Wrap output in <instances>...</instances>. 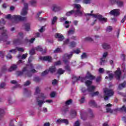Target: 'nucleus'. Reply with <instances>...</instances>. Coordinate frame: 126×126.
Returning a JSON list of instances; mask_svg holds the SVG:
<instances>
[{"label": "nucleus", "instance_id": "obj_1", "mask_svg": "<svg viewBox=\"0 0 126 126\" xmlns=\"http://www.w3.org/2000/svg\"><path fill=\"white\" fill-rule=\"evenodd\" d=\"M73 53L72 52H70V54H68L67 53H65L64 54L63 56V62L66 65L65 66V69L67 71H70V66L68 65L69 64V60L72 58Z\"/></svg>", "mask_w": 126, "mask_h": 126}, {"label": "nucleus", "instance_id": "obj_2", "mask_svg": "<svg viewBox=\"0 0 126 126\" xmlns=\"http://www.w3.org/2000/svg\"><path fill=\"white\" fill-rule=\"evenodd\" d=\"M5 18H6V19H13L15 21H25L27 18L26 17H21L19 15L11 16V14H8L6 15Z\"/></svg>", "mask_w": 126, "mask_h": 126}, {"label": "nucleus", "instance_id": "obj_3", "mask_svg": "<svg viewBox=\"0 0 126 126\" xmlns=\"http://www.w3.org/2000/svg\"><path fill=\"white\" fill-rule=\"evenodd\" d=\"M40 98H41L42 100H45V99H46V96H45L44 94L41 93L40 94L39 96L36 97V102L38 103V105L40 108H41L43 104H44V103H46V102L47 103H52V102H53L52 100H46V101L44 100H40Z\"/></svg>", "mask_w": 126, "mask_h": 126}, {"label": "nucleus", "instance_id": "obj_4", "mask_svg": "<svg viewBox=\"0 0 126 126\" xmlns=\"http://www.w3.org/2000/svg\"><path fill=\"white\" fill-rule=\"evenodd\" d=\"M104 93L103 98L105 101H108L110 97H112L114 95L113 90H110L108 88L104 89Z\"/></svg>", "mask_w": 126, "mask_h": 126}, {"label": "nucleus", "instance_id": "obj_5", "mask_svg": "<svg viewBox=\"0 0 126 126\" xmlns=\"http://www.w3.org/2000/svg\"><path fill=\"white\" fill-rule=\"evenodd\" d=\"M85 15L86 16H93V17L98 19L99 21H102L103 22H107L108 21V19L107 18H103V16L102 15H100L99 14H94L91 13H86L85 14Z\"/></svg>", "mask_w": 126, "mask_h": 126}, {"label": "nucleus", "instance_id": "obj_6", "mask_svg": "<svg viewBox=\"0 0 126 126\" xmlns=\"http://www.w3.org/2000/svg\"><path fill=\"white\" fill-rule=\"evenodd\" d=\"M115 76L118 80H121V76L122 75V71H121V68L118 67L117 70L114 72Z\"/></svg>", "mask_w": 126, "mask_h": 126}, {"label": "nucleus", "instance_id": "obj_7", "mask_svg": "<svg viewBox=\"0 0 126 126\" xmlns=\"http://www.w3.org/2000/svg\"><path fill=\"white\" fill-rule=\"evenodd\" d=\"M24 8L23 9L22 12L21 13V15L23 16H25V15H27L28 12L27 10H28V3H24Z\"/></svg>", "mask_w": 126, "mask_h": 126}, {"label": "nucleus", "instance_id": "obj_8", "mask_svg": "<svg viewBox=\"0 0 126 126\" xmlns=\"http://www.w3.org/2000/svg\"><path fill=\"white\" fill-rule=\"evenodd\" d=\"M110 14H111V15H114V16H119V15H120V9H115L112 10L110 12Z\"/></svg>", "mask_w": 126, "mask_h": 126}, {"label": "nucleus", "instance_id": "obj_9", "mask_svg": "<svg viewBox=\"0 0 126 126\" xmlns=\"http://www.w3.org/2000/svg\"><path fill=\"white\" fill-rule=\"evenodd\" d=\"M107 56H108V52H104L103 53V57L100 59V65H103V63H106V61L105 60V59L107 58Z\"/></svg>", "mask_w": 126, "mask_h": 126}, {"label": "nucleus", "instance_id": "obj_10", "mask_svg": "<svg viewBox=\"0 0 126 126\" xmlns=\"http://www.w3.org/2000/svg\"><path fill=\"white\" fill-rule=\"evenodd\" d=\"M41 61H45V62H48V63H52V57L51 56H44L40 57Z\"/></svg>", "mask_w": 126, "mask_h": 126}, {"label": "nucleus", "instance_id": "obj_11", "mask_svg": "<svg viewBox=\"0 0 126 126\" xmlns=\"http://www.w3.org/2000/svg\"><path fill=\"white\" fill-rule=\"evenodd\" d=\"M55 38L56 39H59L58 40L60 42H62V41H63V39H64V36L60 33H56L55 34Z\"/></svg>", "mask_w": 126, "mask_h": 126}, {"label": "nucleus", "instance_id": "obj_12", "mask_svg": "<svg viewBox=\"0 0 126 126\" xmlns=\"http://www.w3.org/2000/svg\"><path fill=\"white\" fill-rule=\"evenodd\" d=\"M57 124H65V125H68V120L67 119H59L56 121Z\"/></svg>", "mask_w": 126, "mask_h": 126}, {"label": "nucleus", "instance_id": "obj_13", "mask_svg": "<svg viewBox=\"0 0 126 126\" xmlns=\"http://www.w3.org/2000/svg\"><path fill=\"white\" fill-rule=\"evenodd\" d=\"M25 71H27V72H28V73H29V71H28V70H27V67H25L23 68L22 71H19L17 72L18 73V76H20L21 75H23V73Z\"/></svg>", "mask_w": 126, "mask_h": 126}, {"label": "nucleus", "instance_id": "obj_14", "mask_svg": "<svg viewBox=\"0 0 126 126\" xmlns=\"http://www.w3.org/2000/svg\"><path fill=\"white\" fill-rule=\"evenodd\" d=\"M89 105L91 107H94V108H98V106H97V104L95 102V100H91L89 102Z\"/></svg>", "mask_w": 126, "mask_h": 126}, {"label": "nucleus", "instance_id": "obj_15", "mask_svg": "<svg viewBox=\"0 0 126 126\" xmlns=\"http://www.w3.org/2000/svg\"><path fill=\"white\" fill-rule=\"evenodd\" d=\"M86 78L88 79H90V80H93V79H95V76L92 75L89 72H88L87 75L86 76Z\"/></svg>", "mask_w": 126, "mask_h": 126}, {"label": "nucleus", "instance_id": "obj_16", "mask_svg": "<svg viewBox=\"0 0 126 126\" xmlns=\"http://www.w3.org/2000/svg\"><path fill=\"white\" fill-rule=\"evenodd\" d=\"M0 30H2L3 32L1 33V35L3 37H5L7 38V34L6 33V29H4V27L0 28Z\"/></svg>", "mask_w": 126, "mask_h": 126}, {"label": "nucleus", "instance_id": "obj_17", "mask_svg": "<svg viewBox=\"0 0 126 126\" xmlns=\"http://www.w3.org/2000/svg\"><path fill=\"white\" fill-rule=\"evenodd\" d=\"M61 9L62 7H61L60 6L56 5L53 6L52 10L53 11H54V12H57L58 11H60V10H61Z\"/></svg>", "mask_w": 126, "mask_h": 126}, {"label": "nucleus", "instance_id": "obj_18", "mask_svg": "<svg viewBox=\"0 0 126 126\" xmlns=\"http://www.w3.org/2000/svg\"><path fill=\"white\" fill-rule=\"evenodd\" d=\"M87 113L86 112H81V119L83 120V121H85L86 119H87Z\"/></svg>", "mask_w": 126, "mask_h": 126}, {"label": "nucleus", "instance_id": "obj_19", "mask_svg": "<svg viewBox=\"0 0 126 126\" xmlns=\"http://www.w3.org/2000/svg\"><path fill=\"white\" fill-rule=\"evenodd\" d=\"M56 70H57L56 66H51L50 67H49L48 72L50 71L51 73H54V72H56Z\"/></svg>", "mask_w": 126, "mask_h": 126}, {"label": "nucleus", "instance_id": "obj_20", "mask_svg": "<svg viewBox=\"0 0 126 126\" xmlns=\"http://www.w3.org/2000/svg\"><path fill=\"white\" fill-rule=\"evenodd\" d=\"M16 69H17V65L13 64L10 66L8 71L11 72L13 71V70H16Z\"/></svg>", "mask_w": 126, "mask_h": 126}, {"label": "nucleus", "instance_id": "obj_21", "mask_svg": "<svg viewBox=\"0 0 126 126\" xmlns=\"http://www.w3.org/2000/svg\"><path fill=\"white\" fill-rule=\"evenodd\" d=\"M126 86V81H125L123 83L119 84L118 88L120 90H122L123 88H125Z\"/></svg>", "mask_w": 126, "mask_h": 126}, {"label": "nucleus", "instance_id": "obj_22", "mask_svg": "<svg viewBox=\"0 0 126 126\" xmlns=\"http://www.w3.org/2000/svg\"><path fill=\"white\" fill-rule=\"evenodd\" d=\"M74 14L76 17V16H81L82 15V12L80 11V10L77 9L76 11H74Z\"/></svg>", "mask_w": 126, "mask_h": 126}, {"label": "nucleus", "instance_id": "obj_23", "mask_svg": "<svg viewBox=\"0 0 126 126\" xmlns=\"http://www.w3.org/2000/svg\"><path fill=\"white\" fill-rule=\"evenodd\" d=\"M103 49H104L105 50H108V49H110L111 46H110V44L106 43H104L102 45Z\"/></svg>", "mask_w": 126, "mask_h": 126}, {"label": "nucleus", "instance_id": "obj_24", "mask_svg": "<svg viewBox=\"0 0 126 126\" xmlns=\"http://www.w3.org/2000/svg\"><path fill=\"white\" fill-rule=\"evenodd\" d=\"M28 71H29V73L27 72V74L28 77H31V76H32V74H31L30 72H32V73H35V72H37V70L34 69L31 70L30 71L28 70Z\"/></svg>", "mask_w": 126, "mask_h": 126}, {"label": "nucleus", "instance_id": "obj_25", "mask_svg": "<svg viewBox=\"0 0 126 126\" xmlns=\"http://www.w3.org/2000/svg\"><path fill=\"white\" fill-rule=\"evenodd\" d=\"M13 44H18V45L23 44L22 40L19 39H14L13 41Z\"/></svg>", "mask_w": 126, "mask_h": 126}, {"label": "nucleus", "instance_id": "obj_26", "mask_svg": "<svg viewBox=\"0 0 126 126\" xmlns=\"http://www.w3.org/2000/svg\"><path fill=\"white\" fill-rule=\"evenodd\" d=\"M73 84H74L76 81H78L80 79V76L77 77L75 76H73L72 77Z\"/></svg>", "mask_w": 126, "mask_h": 126}, {"label": "nucleus", "instance_id": "obj_27", "mask_svg": "<svg viewBox=\"0 0 126 126\" xmlns=\"http://www.w3.org/2000/svg\"><path fill=\"white\" fill-rule=\"evenodd\" d=\"M62 113L63 114H66V113H67V111H68V106H64L63 107V108H62Z\"/></svg>", "mask_w": 126, "mask_h": 126}, {"label": "nucleus", "instance_id": "obj_28", "mask_svg": "<svg viewBox=\"0 0 126 126\" xmlns=\"http://www.w3.org/2000/svg\"><path fill=\"white\" fill-rule=\"evenodd\" d=\"M36 51H38V52H42V53H46L47 50L45 49L44 51H43V48L40 46H37L35 48Z\"/></svg>", "mask_w": 126, "mask_h": 126}, {"label": "nucleus", "instance_id": "obj_29", "mask_svg": "<svg viewBox=\"0 0 126 126\" xmlns=\"http://www.w3.org/2000/svg\"><path fill=\"white\" fill-rule=\"evenodd\" d=\"M65 70H63L62 68H59L57 70V74H59V75H62V74H63L65 72Z\"/></svg>", "mask_w": 126, "mask_h": 126}, {"label": "nucleus", "instance_id": "obj_30", "mask_svg": "<svg viewBox=\"0 0 126 126\" xmlns=\"http://www.w3.org/2000/svg\"><path fill=\"white\" fill-rule=\"evenodd\" d=\"M71 117L72 118H75L76 116V111L74 110H71L70 113Z\"/></svg>", "mask_w": 126, "mask_h": 126}, {"label": "nucleus", "instance_id": "obj_31", "mask_svg": "<svg viewBox=\"0 0 126 126\" xmlns=\"http://www.w3.org/2000/svg\"><path fill=\"white\" fill-rule=\"evenodd\" d=\"M87 90L89 92H93L95 90V87L94 86H90V87H88Z\"/></svg>", "mask_w": 126, "mask_h": 126}, {"label": "nucleus", "instance_id": "obj_32", "mask_svg": "<svg viewBox=\"0 0 126 126\" xmlns=\"http://www.w3.org/2000/svg\"><path fill=\"white\" fill-rule=\"evenodd\" d=\"M24 26L25 27L26 31H29L30 30V24H24Z\"/></svg>", "mask_w": 126, "mask_h": 126}, {"label": "nucleus", "instance_id": "obj_33", "mask_svg": "<svg viewBox=\"0 0 126 126\" xmlns=\"http://www.w3.org/2000/svg\"><path fill=\"white\" fill-rule=\"evenodd\" d=\"M116 4H117L119 7H122L124 6V2L122 1H117Z\"/></svg>", "mask_w": 126, "mask_h": 126}, {"label": "nucleus", "instance_id": "obj_34", "mask_svg": "<svg viewBox=\"0 0 126 126\" xmlns=\"http://www.w3.org/2000/svg\"><path fill=\"white\" fill-rule=\"evenodd\" d=\"M74 13V10H72L71 11H69L68 12H67L66 13V16H70L71 15H72Z\"/></svg>", "mask_w": 126, "mask_h": 126}, {"label": "nucleus", "instance_id": "obj_35", "mask_svg": "<svg viewBox=\"0 0 126 126\" xmlns=\"http://www.w3.org/2000/svg\"><path fill=\"white\" fill-rule=\"evenodd\" d=\"M72 99H68L65 102V104L66 105L65 106H68L69 105H70V104H72Z\"/></svg>", "mask_w": 126, "mask_h": 126}, {"label": "nucleus", "instance_id": "obj_36", "mask_svg": "<svg viewBox=\"0 0 126 126\" xmlns=\"http://www.w3.org/2000/svg\"><path fill=\"white\" fill-rule=\"evenodd\" d=\"M85 84L88 87H89L92 84V81L87 80L85 82Z\"/></svg>", "mask_w": 126, "mask_h": 126}, {"label": "nucleus", "instance_id": "obj_37", "mask_svg": "<svg viewBox=\"0 0 126 126\" xmlns=\"http://www.w3.org/2000/svg\"><path fill=\"white\" fill-rule=\"evenodd\" d=\"M74 6L75 8H76V9H78L79 10H80L81 9V5L79 4H74Z\"/></svg>", "mask_w": 126, "mask_h": 126}, {"label": "nucleus", "instance_id": "obj_38", "mask_svg": "<svg viewBox=\"0 0 126 126\" xmlns=\"http://www.w3.org/2000/svg\"><path fill=\"white\" fill-rule=\"evenodd\" d=\"M57 20H58V17H57V16L54 17L52 21V25H54L55 23L57 22Z\"/></svg>", "mask_w": 126, "mask_h": 126}, {"label": "nucleus", "instance_id": "obj_39", "mask_svg": "<svg viewBox=\"0 0 126 126\" xmlns=\"http://www.w3.org/2000/svg\"><path fill=\"white\" fill-rule=\"evenodd\" d=\"M40 77H34L33 78V81H35V82H40Z\"/></svg>", "mask_w": 126, "mask_h": 126}, {"label": "nucleus", "instance_id": "obj_40", "mask_svg": "<svg viewBox=\"0 0 126 126\" xmlns=\"http://www.w3.org/2000/svg\"><path fill=\"white\" fill-rule=\"evenodd\" d=\"M40 92H41V90H40V88L39 87H37L35 89V95H37V94H39V93H40Z\"/></svg>", "mask_w": 126, "mask_h": 126}, {"label": "nucleus", "instance_id": "obj_41", "mask_svg": "<svg viewBox=\"0 0 126 126\" xmlns=\"http://www.w3.org/2000/svg\"><path fill=\"white\" fill-rule=\"evenodd\" d=\"M75 46H76V43L74 41H72L70 43V47H71V48H74Z\"/></svg>", "mask_w": 126, "mask_h": 126}, {"label": "nucleus", "instance_id": "obj_42", "mask_svg": "<svg viewBox=\"0 0 126 126\" xmlns=\"http://www.w3.org/2000/svg\"><path fill=\"white\" fill-rule=\"evenodd\" d=\"M4 115V110H3V109L0 108V118H1V117H3Z\"/></svg>", "mask_w": 126, "mask_h": 126}, {"label": "nucleus", "instance_id": "obj_43", "mask_svg": "<svg viewBox=\"0 0 126 126\" xmlns=\"http://www.w3.org/2000/svg\"><path fill=\"white\" fill-rule=\"evenodd\" d=\"M49 73V70H45L44 71H43L41 73V76H45V75H47Z\"/></svg>", "mask_w": 126, "mask_h": 126}, {"label": "nucleus", "instance_id": "obj_44", "mask_svg": "<svg viewBox=\"0 0 126 126\" xmlns=\"http://www.w3.org/2000/svg\"><path fill=\"white\" fill-rule=\"evenodd\" d=\"M31 3L32 6H36V3H37V1L36 0H32V1H31Z\"/></svg>", "mask_w": 126, "mask_h": 126}, {"label": "nucleus", "instance_id": "obj_45", "mask_svg": "<svg viewBox=\"0 0 126 126\" xmlns=\"http://www.w3.org/2000/svg\"><path fill=\"white\" fill-rule=\"evenodd\" d=\"M31 56H33V55H35V49H32L30 51V53H29Z\"/></svg>", "mask_w": 126, "mask_h": 126}, {"label": "nucleus", "instance_id": "obj_46", "mask_svg": "<svg viewBox=\"0 0 126 126\" xmlns=\"http://www.w3.org/2000/svg\"><path fill=\"white\" fill-rule=\"evenodd\" d=\"M91 2V0H83V3L88 4Z\"/></svg>", "mask_w": 126, "mask_h": 126}, {"label": "nucleus", "instance_id": "obj_47", "mask_svg": "<svg viewBox=\"0 0 126 126\" xmlns=\"http://www.w3.org/2000/svg\"><path fill=\"white\" fill-rule=\"evenodd\" d=\"M114 110L111 109L110 108H106V113H110V114H113Z\"/></svg>", "mask_w": 126, "mask_h": 126}, {"label": "nucleus", "instance_id": "obj_48", "mask_svg": "<svg viewBox=\"0 0 126 126\" xmlns=\"http://www.w3.org/2000/svg\"><path fill=\"white\" fill-rule=\"evenodd\" d=\"M81 59H86L87 58V55L86 54V53H83L81 56Z\"/></svg>", "mask_w": 126, "mask_h": 126}, {"label": "nucleus", "instance_id": "obj_49", "mask_svg": "<svg viewBox=\"0 0 126 126\" xmlns=\"http://www.w3.org/2000/svg\"><path fill=\"white\" fill-rule=\"evenodd\" d=\"M73 126H80V123L79 122V120L76 121L74 125Z\"/></svg>", "mask_w": 126, "mask_h": 126}, {"label": "nucleus", "instance_id": "obj_50", "mask_svg": "<svg viewBox=\"0 0 126 126\" xmlns=\"http://www.w3.org/2000/svg\"><path fill=\"white\" fill-rule=\"evenodd\" d=\"M85 40L88 41L89 42H92L93 41V39H92L91 37H88L85 38Z\"/></svg>", "mask_w": 126, "mask_h": 126}, {"label": "nucleus", "instance_id": "obj_51", "mask_svg": "<svg viewBox=\"0 0 126 126\" xmlns=\"http://www.w3.org/2000/svg\"><path fill=\"white\" fill-rule=\"evenodd\" d=\"M86 76L84 77H80L79 80H80L81 82H84L85 80H86Z\"/></svg>", "mask_w": 126, "mask_h": 126}, {"label": "nucleus", "instance_id": "obj_52", "mask_svg": "<svg viewBox=\"0 0 126 126\" xmlns=\"http://www.w3.org/2000/svg\"><path fill=\"white\" fill-rule=\"evenodd\" d=\"M27 56H28V54L27 53L23 54L22 55L21 59L22 60L25 59L26 58H27Z\"/></svg>", "mask_w": 126, "mask_h": 126}, {"label": "nucleus", "instance_id": "obj_53", "mask_svg": "<svg viewBox=\"0 0 126 126\" xmlns=\"http://www.w3.org/2000/svg\"><path fill=\"white\" fill-rule=\"evenodd\" d=\"M72 34H74V30H69V31H68V35H71Z\"/></svg>", "mask_w": 126, "mask_h": 126}, {"label": "nucleus", "instance_id": "obj_54", "mask_svg": "<svg viewBox=\"0 0 126 126\" xmlns=\"http://www.w3.org/2000/svg\"><path fill=\"white\" fill-rule=\"evenodd\" d=\"M85 101V97H84V96H82L80 99V102L81 104L84 103Z\"/></svg>", "mask_w": 126, "mask_h": 126}, {"label": "nucleus", "instance_id": "obj_55", "mask_svg": "<svg viewBox=\"0 0 126 126\" xmlns=\"http://www.w3.org/2000/svg\"><path fill=\"white\" fill-rule=\"evenodd\" d=\"M6 71V66L4 65L1 69V72H5Z\"/></svg>", "mask_w": 126, "mask_h": 126}, {"label": "nucleus", "instance_id": "obj_56", "mask_svg": "<svg viewBox=\"0 0 126 126\" xmlns=\"http://www.w3.org/2000/svg\"><path fill=\"white\" fill-rule=\"evenodd\" d=\"M112 30H113V28L111 26L108 27L106 29L107 32H111Z\"/></svg>", "mask_w": 126, "mask_h": 126}, {"label": "nucleus", "instance_id": "obj_57", "mask_svg": "<svg viewBox=\"0 0 126 126\" xmlns=\"http://www.w3.org/2000/svg\"><path fill=\"white\" fill-rule=\"evenodd\" d=\"M88 112L90 114L91 117L92 118H93V117H94V115H93V111H92V110L89 109L88 110Z\"/></svg>", "mask_w": 126, "mask_h": 126}, {"label": "nucleus", "instance_id": "obj_58", "mask_svg": "<svg viewBox=\"0 0 126 126\" xmlns=\"http://www.w3.org/2000/svg\"><path fill=\"white\" fill-rule=\"evenodd\" d=\"M5 54V52L0 51V57H1V58H3V57H4Z\"/></svg>", "mask_w": 126, "mask_h": 126}, {"label": "nucleus", "instance_id": "obj_59", "mask_svg": "<svg viewBox=\"0 0 126 126\" xmlns=\"http://www.w3.org/2000/svg\"><path fill=\"white\" fill-rule=\"evenodd\" d=\"M98 95H99V92H95L92 94V97H94V96H98Z\"/></svg>", "mask_w": 126, "mask_h": 126}, {"label": "nucleus", "instance_id": "obj_60", "mask_svg": "<svg viewBox=\"0 0 126 126\" xmlns=\"http://www.w3.org/2000/svg\"><path fill=\"white\" fill-rule=\"evenodd\" d=\"M62 64V62L61 61H58L55 63V65H61Z\"/></svg>", "mask_w": 126, "mask_h": 126}, {"label": "nucleus", "instance_id": "obj_61", "mask_svg": "<svg viewBox=\"0 0 126 126\" xmlns=\"http://www.w3.org/2000/svg\"><path fill=\"white\" fill-rule=\"evenodd\" d=\"M110 3L111 4H115V3H117V0H109Z\"/></svg>", "mask_w": 126, "mask_h": 126}, {"label": "nucleus", "instance_id": "obj_62", "mask_svg": "<svg viewBox=\"0 0 126 126\" xmlns=\"http://www.w3.org/2000/svg\"><path fill=\"white\" fill-rule=\"evenodd\" d=\"M2 8H4L5 9L7 7V5L6 4V3H4L2 4Z\"/></svg>", "mask_w": 126, "mask_h": 126}, {"label": "nucleus", "instance_id": "obj_63", "mask_svg": "<svg viewBox=\"0 0 126 126\" xmlns=\"http://www.w3.org/2000/svg\"><path fill=\"white\" fill-rule=\"evenodd\" d=\"M59 52H61V48H58L54 50V53H59Z\"/></svg>", "mask_w": 126, "mask_h": 126}, {"label": "nucleus", "instance_id": "obj_64", "mask_svg": "<svg viewBox=\"0 0 126 126\" xmlns=\"http://www.w3.org/2000/svg\"><path fill=\"white\" fill-rule=\"evenodd\" d=\"M9 126H15L13 120H11L9 125Z\"/></svg>", "mask_w": 126, "mask_h": 126}]
</instances>
